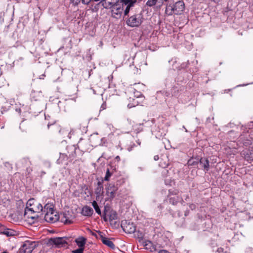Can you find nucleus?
<instances>
[{
  "instance_id": "f257e3e1",
  "label": "nucleus",
  "mask_w": 253,
  "mask_h": 253,
  "mask_svg": "<svg viewBox=\"0 0 253 253\" xmlns=\"http://www.w3.org/2000/svg\"><path fill=\"white\" fill-rule=\"evenodd\" d=\"M185 9V4L183 1L179 0L173 5H169L166 7L165 13L168 15H181Z\"/></svg>"
},
{
  "instance_id": "f03ea898",
  "label": "nucleus",
  "mask_w": 253,
  "mask_h": 253,
  "mask_svg": "<svg viewBox=\"0 0 253 253\" xmlns=\"http://www.w3.org/2000/svg\"><path fill=\"white\" fill-rule=\"evenodd\" d=\"M140 0H120V7L121 9L119 12L117 11L115 13L116 14H120L122 12V11H124L125 15H126L129 13V11L132 9L133 7L135 6V5L137 4Z\"/></svg>"
},
{
  "instance_id": "7ed1b4c3",
  "label": "nucleus",
  "mask_w": 253,
  "mask_h": 253,
  "mask_svg": "<svg viewBox=\"0 0 253 253\" xmlns=\"http://www.w3.org/2000/svg\"><path fill=\"white\" fill-rule=\"evenodd\" d=\"M70 238L63 237H53L49 239L48 242L50 244L55 245L56 247L60 248L65 247L66 245L68 244V242Z\"/></svg>"
},
{
  "instance_id": "20e7f679",
  "label": "nucleus",
  "mask_w": 253,
  "mask_h": 253,
  "mask_svg": "<svg viewBox=\"0 0 253 253\" xmlns=\"http://www.w3.org/2000/svg\"><path fill=\"white\" fill-rule=\"evenodd\" d=\"M118 215L116 211L111 209L110 207L105 206L103 212V218L105 221H109L111 222L117 219Z\"/></svg>"
},
{
  "instance_id": "39448f33",
  "label": "nucleus",
  "mask_w": 253,
  "mask_h": 253,
  "mask_svg": "<svg viewBox=\"0 0 253 253\" xmlns=\"http://www.w3.org/2000/svg\"><path fill=\"white\" fill-rule=\"evenodd\" d=\"M120 181L118 180L116 183H109L106 188V194L109 199H113L116 195V191L118 189V185H120Z\"/></svg>"
},
{
  "instance_id": "423d86ee",
  "label": "nucleus",
  "mask_w": 253,
  "mask_h": 253,
  "mask_svg": "<svg viewBox=\"0 0 253 253\" xmlns=\"http://www.w3.org/2000/svg\"><path fill=\"white\" fill-rule=\"evenodd\" d=\"M36 243L31 241H25L19 249V253H31L36 248Z\"/></svg>"
},
{
  "instance_id": "0eeeda50",
  "label": "nucleus",
  "mask_w": 253,
  "mask_h": 253,
  "mask_svg": "<svg viewBox=\"0 0 253 253\" xmlns=\"http://www.w3.org/2000/svg\"><path fill=\"white\" fill-rule=\"evenodd\" d=\"M121 226L124 231L127 233H133L136 230V226L135 224L126 220L122 222Z\"/></svg>"
},
{
  "instance_id": "6e6552de",
  "label": "nucleus",
  "mask_w": 253,
  "mask_h": 253,
  "mask_svg": "<svg viewBox=\"0 0 253 253\" xmlns=\"http://www.w3.org/2000/svg\"><path fill=\"white\" fill-rule=\"evenodd\" d=\"M177 194V191L176 190L172 192L169 190V194L168 196L167 200L172 205H177L179 202L182 200L181 198L176 196Z\"/></svg>"
},
{
  "instance_id": "1a4fd4ad",
  "label": "nucleus",
  "mask_w": 253,
  "mask_h": 253,
  "mask_svg": "<svg viewBox=\"0 0 253 253\" xmlns=\"http://www.w3.org/2000/svg\"><path fill=\"white\" fill-rule=\"evenodd\" d=\"M44 217L46 222L54 223L59 220V216L56 211L53 210L50 212L45 213Z\"/></svg>"
},
{
  "instance_id": "9d476101",
  "label": "nucleus",
  "mask_w": 253,
  "mask_h": 253,
  "mask_svg": "<svg viewBox=\"0 0 253 253\" xmlns=\"http://www.w3.org/2000/svg\"><path fill=\"white\" fill-rule=\"evenodd\" d=\"M120 1V0H105L102 4L106 8L110 6L113 9H116L118 11L119 10V12H120L121 11Z\"/></svg>"
},
{
  "instance_id": "9b49d317",
  "label": "nucleus",
  "mask_w": 253,
  "mask_h": 253,
  "mask_svg": "<svg viewBox=\"0 0 253 253\" xmlns=\"http://www.w3.org/2000/svg\"><path fill=\"white\" fill-rule=\"evenodd\" d=\"M142 22L140 17H127L126 20L127 25L130 27H138Z\"/></svg>"
},
{
  "instance_id": "f8f14e48",
  "label": "nucleus",
  "mask_w": 253,
  "mask_h": 253,
  "mask_svg": "<svg viewBox=\"0 0 253 253\" xmlns=\"http://www.w3.org/2000/svg\"><path fill=\"white\" fill-rule=\"evenodd\" d=\"M20 163L22 165V167L26 168V174H29L32 171V169L31 168L32 164L29 159L27 157H24L20 160Z\"/></svg>"
},
{
  "instance_id": "ddd939ff",
  "label": "nucleus",
  "mask_w": 253,
  "mask_h": 253,
  "mask_svg": "<svg viewBox=\"0 0 253 253\" xmlns=\"http://www.w3.org/2000/svg\"><path fill=\"white\" fill-rule=\"evenodd\" d=\"M98 236L99 237V240H100L104 245L111 249H113L115 248V246L113 242H112L109 239L104 237L102 232H99V236Z\"/></svg>"
},
{
  "instance_id": "4468645a",
  "label": "nucleus",
  "mask_w": 253,
  "mask_h": 253,
  "mask_svg": "<svg viewBox=\"0 0 253 253\" xmlns=\"http://www.w3.org/2000/svg\"><path fill=\"white\" fill-rule=\"evenodd\" d=\"M93 213V210L91 208L87 206H84L83 208L82 211V213L83 214V215L84 216H90Z\"/></svg>"
},
{
  "instance_id": "2eb2a0df",
  "label": "nucleus",
  "mask_w": 253,
  "mask_h": 253,
  "mask_svg": "<svg viewBox=\"0 0 253 253\" xmlns=\"http://www.w3.org/2000/svg\"><path fill=\"white\" fill-rule=\"evenodd\" d=\"M95 192L97 195V197H99L103 194V186L102 182L98 181L97 182V185L95 189Z\"/></svg>"
},
{
  "instance_id": "dca6fc26",
  "label": "nucleus",
  "mask_w": 253,
  "mask_h": 253,
  "mask_svg": "<svg viewBox=\"0 0 253 253\" xmlns=\"http://www.w3.org/2000/svg\"><path fill=\"white\" fill-rule=\"evenodd\" d=\"M200 164L207 171L209 169V160L205 158H201L200 160Z\"/></svg>"
},
{
  "instance_id": "f3484780",
  "label": "nucleus",
  "mask_w": 253,
  "mask_h": 253,
  "mask_svg": "<svg viewBox=\"0 0 253 253\" xmlns=\"http://www.w3.org/2000/svg\"><path fill=\"white\" fill-rule=\"evenodd\" d=\"M86 239L84 237H80L76 239L75 242L79 248H84Z\"/></svg>"
},
{
  "instance_id": "a211bd4d",
  "label": "nucleus",
  "mask_w": 253,
  "mask_h": 253,
  "mask_svg": "<svg viewBox=\"0 0 253 253\" xmlns=\"http://www.w3.org/2000/svg\"><path fill=\"white\" fill-rule=\"evenodd\" d=\"M53 210H54L53 205L49 203L46 204L43 208V212L45 213L50 212Z\"/></svg>"
},
{
  "instance_id": "6ab92c4d",
  "label": "nucleus",
  "mask_w": 253,
  "mask_h": 253,
  "mask_svg": "<svg viewBox=\"0 0 253 253\" xmlns=\"http://www.w3.org/2000/svg\"><path fill=\"white\" fill-rule=\"evenodd\" d=\"M34 207L35 209V212L40 213L41 212V214H42L43 212V207L42 205L40 203H35Z\"/></svg>"
},
{
  "instance_id": "aec40b11",
  "label": "nucleus",
  "mask_w": 253,
  "mask_h": 253,
  "mask_svg": "<svg viewBox=\"0 0 253 253\" xmlns=\"http://www.w3.org/2000/svg\"><path fill=\"white\" fill-rule=\"evenodd\" d=\"M1 233L3 234H4L6 235L7 236H12L14 235V231L13 230L9 229H5L2 231H0Z\"/></svg>"
},
{
  "instance_id": "412c9836",
  "label": "nucleus",
  "mask_w": 253,
  "mask_h": 253,
  "mask_svg": "<svg viewBox=\"0 0 253 253\" xmlns=\"http://www.w3.org/2000/svg\"><path fill=\"white\" fill-rule=\"evenodd\" d=\"M92 206L94 208L95 211L96 213H97L99 215H101V211L100 209H99V206H98V204L97 202L95 201H94L92 203Z\"/></svg>"
},
{
  "instance_id": "4be33fe9",
  "label": "nucleus",
  "mask_w": 253,
  "mask_h": 253,
  "mask_svg": "<svg viewBox=\"0 0 253 253\" xmlns=\"http://www.w3.org/2000/svg\"><path fill=\"white\" fill-rule=\"evenodd\" d=\"M67 159L68 157L66 155L64 154H61L59 158L57 161V163L59 164H62L63 163V161L67 160Z\"/></svg>"
},
{
  "instance_id": "5701e85b",
  "label": "nucleus",
  "mask_w": 253,
  "mask_h": 253,
  "mask_svg": "<svg viewBox=\"0 0 253 253\" xmlns=\"http://www.w3.org/2000/svg\"><path fill=\"white\" fill-rule=\"evenodd\" d=\"M35 209L34 207L32 208H29L28 206H27L25 210L24 215H26L28 214V211H31L33 213L35 212Z\"/></svg>"
},
{
  "instance_id": "b1692460",
  "label": "nucleus",
  "mask_w": 253,
  "mask_h": 253,
  "mask_svg": "<svg viewBox=\"0 0 253 253\" xmlns=\"http://www.w3.org/2000/svg\"><path fill=\"white\" fill-rule=\"evenodd\" d=\"M158 0H148L146 4L148 6H151L156 4Z\"/></svg>"
},
{
  "instance_id": "393cba45",
  "label": "nucleus",
  "mask_w": 253,
  "mask_h": 253,
  "mask_svg": "<svg viewBox=\"0 0 253 253\" xmlns=\"http://www.w3.org/2000/svg\"><path fill=\"white\" fill-rule=\"evenodd\" d=\"M198 162L194 161L193 159H190L188 161V166H195L197 165Z\"/></svg>"
},
{
  "instance_id": "a878e982",
  "label": "nucleus",
  "mask_w": 253,
  "mask_h": 253,
  "mask_svg": "<svg viewBox=\"0 0 253 253\" xmlns=\"http://www.w3.org/2000/svg\"><path fill=\"white\" fill-rule=\"evenodd\" d=\"M35 201H34V199H29L28 202H27V206H30V207H31L32 206H35Z\"/></svg>"
},
{
  "instance_id": "bb28decb",
  "label": "nucleus",
  "mask_w": 253,
  "mask_h": 253,
  "mask_svg": "<svg viewBox=\"0 0 253 253\" xmlns=\"http://www.w3.org/2000/svg\"><path fill=\"white\" fill-rule=\"evenodd\" d=\"M4 166L5 167H6L8 170H11L12 169V166L11 164H10L9 162H5L4 163Z\"/></svg>"
},
{
  "instance_id": "cd10ccee",
  "label": "nucleus",
  "mask_w": 253,
  "mask_h": 253,
  "mask_svg": "<svg viewBox=\"0 0 253 253\" xmlns=\"http://www.w3.org/2000/svg\"><path fill=\"white\" fill-rule=\"evenodd\" d=\"M111 175V173L110 172L109 169H108L106 171V175L104 177V180L106 181H108Z\"/></svg>"
},
{
  "instance_id": "c85d7f7f",
  "label": "nucleus",
  "mask_w": 253,
  "mask_h": 253,
  "mask_svg": "<svg viewBox=\"0 0 253 253\" xmlns=\"http://www.w3.org/2000/svg\"><path fill=\"white\" fill-rule=\"evenodd\" d=\"M89 232L92 235L95 236L97 239H99V237L98 236H99V233L101 232V231H97L96 233H94V232H92V231L89 230Z\"/></svg>"
},
{
  "instance_id": "c756f323",
  "label": "nucleus",
  "mask_w": 253,
  "mask_h": 253,
  "mask_svg": "<svg viewBox=\"0 0 253 253\" xmlns=\"http://www.w3.org/2000/svg\"><path fill=\"white\" fill-rule=\"evenodd\" d=\"M84 248H79L77 250L73 251V253H83Z\"/></svg>"
},
{
  "instance_id": "7c9ffc66",
  "label": "nucleus",
  "mask_w": 253,
  "mask_h": 253,
  "mask_svg": "<svg viewBox=\"0 0 253 253\" xmlns=\"http://www.w3.org/2000/svg\"><path fill=\"white\" fill-rule=\"evenodd\" d=\"M137 102H135L133 104L130 103L128 104L127 106L129 108H131L135 106L136 105H137Z\"/></svg>"
},
{
  "instance_id": "2f4dec72",
  "label": "nucleus",
  "mask_w": 253,
  "mask_h": 253,
  "mask_svg": "<svg viewBox=\"0 0 253 253\" xmlns=\"http://www.w3.org/2000/svg\"><path fill=\"white\" fill-rule=\"evenodd\" d=\"M217 252L218 253H224V249L222 248H219L217 250Z\"/></svg>"
},
{
  "instance_id": "473e14b6",
  "label": "nucleus",
  "mask_w": 253,
  "mask_h": 253,
  "mask_svg": "<svg viewBox=\"0 0 253 253\" xmlns=\"http://www.w3.org/2000/svg\"><path fill=\"white\" fill-rule=\"evenodd\" d=\"M152 244V242L150 241H147L146 242L145 246L147 248V247H150Z\"/></svg>"
},
{
  "instance_id": "72a5a7b5",
  "label": "nucleus",
  "mask_w": 253,
  "mask_h": 253,
  "mask_svg": "<svg viewBox=\"0 0 253 253\" xmlns=\"http://www.w3.org/2000/svg\"><path fill=\"white\" fill-rule=\"evenodd\" d=\"M160 165L163 168H167L168 166V164H163L162 162L160 163Z\"/></svg>"
},
{
  "instance_id": "f704fd0d",
  "label": "nucleus",
  "mask_w": 253,
  "mask_h": 253,
  "mask_svg": "<svg viewBox=\"0 0 253 253\" xmlns=\"http://www.w3.org/2000/svg\"><path fill=\"white\" fill-rule=\"evenodd\" d=\"M72 102H73V100L69 99V100L66 101V105H69V104H70Z\"/></svg>"
},
{
  "instance_id": "c9c22d12",
  "label": "nucleus",
  "mask_w": 253,
  "mask_h": 253,
  "mask_svg": "<svg viewBox=\"0 0 253 253\" xmlns=\"http://www.w3.org/2000/svg\"><path fill=\"white\" fill-rule=\"evenodd\" d=\"M138 233H139V234H138V236L139 238H143V233H142V232H140L139 231H138Z\"/></svg>"
},
{
  "instance_id": "e433bc0d",
  "label": "nucleus",
  "mask_w": 253,
  "mask_h": 253,
  "mask_svg": "<svg viewBox=\"0 0 253 253\" xmlns=\"http://www.w3.org/2000/svg\"><path fill=\"white\" fill-rule=\"evenodd\" d=\"M159 159V156L158 155H155L154 157V160L155 161H157Z\"/></svg>"
},
{
  "instance_id": "4c0bfd02",
  "label": "nucleus",
  "mask_w": 253,
  "mask_h": 253,
  "mask_svg": "<svg viewBox=\"0 0 253 253\" xmlns=\"http://www.w3.org/2000/svg\"><path fill=\"white\" fill-rule=\"evenodd\" d=\"M249 126L250 127H253V122H250V123L249 125Z\"/></svg>"
},
{
  "instance_id": "58836bf2",
  "label": "nucleus",
  "mask_w": 253,
  "mask_h": 253,
  "mask_svg": "<svg viewBox=\"0 0 253 253\" xmlns=\"http://www.w3.org/2000/svg\"><path fill=\"white\" fill-rule=\"evenodd\" d=\"M45 174V172L44 171H42L41 172V176H42V175H43Z\"/></svg>"
},
{
  "instance_id": "ea45409f",
  "label": "nucleus",
  "mask_w": 253,
  "mask_h": 253,
  "mask_svg": "<svg viewBox=\"0 0 253 253\" xmlns=\"http://www.w3.org/2000/svg\"><path fill=\"white\" fill-rule=\"evenodd\" d=\"M28 218H31L32 219H34L35 218V216H28Z\"/></svg>"
},
{
  "instance_id": "a19ab883",
  "label": "nucleus",
  "mask_w": 253,
  "mask_h": 253,
  "mask_svg": "<svg viewBox=\"0 0 253 253\" xmlns=\"http://www.w3.org/2000/svg\"><path fill=\"white\" fill-rule=\"evenodd\" d=\"M244 144L245 145H247L250 144V142H244Z\"/></svg>"
},
{
  "instance_id": "79ce46f5",
  "label": "nucleus",
  "mask_w": 253,
  "mask_h": 253,
  "mask_svg": "<svg viewBox=\"0 0 253 253\" xmlns=\"http://www.w3.org/2000/svg\"><path fill=\"white\" fill-rule=\"evenodd\" d=\"M81 1L83 2V0H76V2L77 3L78 2H80Z\"/></svg>"
},
{
  "instance_id": "37998d69",
  "label": "nucleus",
  "mask_w": 253,
  "mask_h": 253,
  "mask_svg": "<svg viewBox=\"0 0 253 253\" xmlns=\"http://www.w3.org/2000/svg\"><path fill=\"white\" fill-rule=\"evenodd\" d=\"M65 223H68V220L67 219H66L65 220V221H64Z\"/></svg>"
},
{
  "instance_id": "c03bdc74",
  "label": "nucleus",
  "mask_w": 253,
  "mask_h": 253,
  "mask_svg": "<svg viewBox=\"0 0 253 253\" xmlns=\"http://www.w3.org/2000/svg\"><path fill=\"white\" fill-rule=\"evenodd\" d=\"M76 148L75 147H73V149H74V153H75V150H76Z\"/></svg>"
},
{
  "instance_id": "a18cd8bd",
  "label": "nucleus",
  "mask_w": 253,
  "mask_h": 253,
  "mask_svg": "<svg viewBox=\"0 0 253 253\" xmlns=\"http://www.w3.org/2000/svg\"><path fill=\"white\" fill-rule=\"evenodd\" d=\"M71 155H72V157H74V155L73 154H72ZM69 156L71 157V155H70Z\"/></svg>"
},
{
  "instance_id": "49530a36",
  "label": "nucleus",
  "mask_w": 253,
  "mask_h": 253,
  "mask_svg": "<svg viewBox=\"0 0 253 253\" xmlns=\"http://www.w3.org/2000/svg\"><path fill=\"white\" fill-rule=\"evenodd\" d=\"M116 159H120L119 156H117V157H116Z\"/></svg>"
},
{
  "instance_id": "de8ad7c7",
  "label": "nucleus",
  "mask_w": 253,
  "mask_h": 253,
  "mask_svg": "<svg viewBox=\"0 0 253 253\" xmlns=\"http://www.w3.org/2000/svg\"><path fill=\"white\" fill-rule=\"evenodd\" d=\"M7 253V252H2V253Z\"/></svg>"
},
{
  "instance_id": "09e8293b",
  "label": "nucleus",
  "mask_w": 253,
  "mask_h": 253,
  "mask_svg": "<svg viewBox=\"0 0 253 253\" xmlns=\"http://www.w3.org/2000/svg\"><path fill=\"white\" fill-rule=\"evenodd\" d=\"M49 126H50V125L48 124V125H47L48 128H49Z\"/></svg>"
},
{
  "instance_id": "8fccbe9b",
  "label": "nucleus",
  "mask_w": 253,
  "mask_h": 253,
  "mask_svg": "<svg viewBox=\"0 0 253 253\" xmlns=\"http://www.w3.org/2000/svg\"><path fill=\"white\" fill-rule=\"evenodd\" d=\"M1 226V224L0 223V227Z\"/></svg>"
}]
</instances>
